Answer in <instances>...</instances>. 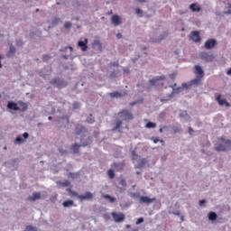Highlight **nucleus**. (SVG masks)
<instances>
[{
  "instance_id": "obj_56",
  "label": "nucleus",
  "mask_w": 231,
  "mask_h": 231,
  "mask_svg": "<svg viewBox=\"0 0 231 231\" xmlns=\"http://www.w3.org/2000/svg\"><path fill=\"white\" fill-rule=\"evenodd\" d=\"M227 14H231V5H229V9L227 10Z\"/></svg>"
},
{
  "instance_id": "obj_44",
  "label": "nucleus",
  "mask_w": 231,
  "mask_h": 231,
  "mask_svg": "<svg viewBox=\"0 0 231 231\" xmlns=\"http://www.w3.org/2000/svg\"><path fill=\"white\" fill-rule=\"evenodd\" d=\"M30 136V134L28 133H23V137L24 138V140H26L28 137Z\"/></svg>"
},
{
  "instance_id": "obj_31",
  "label": "nucleus",
  "mask_w": 231,
  "mask_h": 231,
  "mask_svg": "<svg viewBox=\"0 0 231 231\" xmlns=\"http://www.w3.org/2000/svg\"><path fill=\"white\" fill-rule=\"evenodd\" d=\"M104 198L109 199L110 203H115V198L111 197V195H105Z\"/></svg>"
},
{
  "instance_id": "obj_9",
  "label": "nucleus",
  "mask_w": 231,
  "mask_h": 231,
  "mask_svg": "<svg viewBox=\"0 0 231 231\" xmlns=\"http://www.w3.org/2000/svg\"><path fill=\"white\" fill-rule=\"evenodd\" d=\"M195 75L199 77V79H203L205 77V72L203 71V69L199 65H195Z\"/></svg>"
},
{
  "instance_id": "obj_58",
  "label": "nucleus",
  "mask_w": 231,
  "mask_h": 231,
  "mask_svg": "<svg viewBox=\"0 0 231 231\" xmlns=\"http://www.w3.org/2000/svg\"><path fill=\"white\" fill-rule=\"evenodd\" d=\"M181 221H185V217L183 216L180 217Z\"/></svg>"
},
{
  "instance_id": "obj_22",
  "label": "nucleus",
  "mask_w": 231,
  "mask_h": 231,
  "mask_svg": "<svg viewBox=\"0 0 231 231\" xmlns=\"http://www.w3.org/2000/svg\"><path fill=\"white\" fill-rule=\"evenodd\" d=\"M109 97H111V98H118V97H122V95L120 94V92L116 91V92H111L109 94Z\"/></svg>"
},
{
  "instance_id": "obj_43",
  "label": "nucleus",
  "mask_w": 231,
  "mask_h": 231,
  "mask_svg": "<svg viewBox=\"0 0 231 231\" xmlns=\"http://www.w3.org/2000/svg\"><path fill=\"white\" fill-rule=\"evenodd\" d=\"M111 66H114L115 68H118V63L116 62L110 63L109 67L111 68Z\"/></svg>"
},
{
  "instance_id": "obj_63",
  "label": "nucleus",
  "mask_w": 231,
  "mask_h": 231,
  "mask_svg": "<svg viewBox=\"0 0 231 231\" xmlns=\"http://www.w3.org/2000/svg\"><path fill=\"white\" fill-rule=\"evenodd\" d=\"M176 55H178V53H180V51H175Z\"/></svg>"
},
{
  "instance_id": "obj_14",
  "label": "nucleus",
  "mask_w": 231,
  "mask_h": 231,
  "mask_svg": "<svg viewBox=\"0 0 231 231\" xmlns=\"http://www.w3.org/2000/svg\"><path fill=\"white\" fill-rule=\"evenodd\" d=\"M79 199L80 201H84L85 199H93V193L87 191L84 195L79 196Z\"/></svg>"
},
{
  "instance_id": "obj_18",
  "label": "nucleus",
  "mask_w": 231,
  "mask_h": 231,
  "mask_svg": "<svg viewBox=\"0 0 231 231\" xmlns=\"http://www.w3.org/2000/svg\"><path fill=\"white\" fill-rule=\"evenodd\" d=\"M93 48H97L99 51H102V43H100L99 40H95L92 43Z\"/></svg>"
},
{
  "instance_id": "obj_7",
  "label": "nucleus",
  "mask_w": 231,
  "mask_h": 231,
  "mask_svg": "<svg viewBox=\"0 0 231 231\" xmlns=\"http://www.w3.org/2000/svg\"><path fill=\"white\" fill-rule=\"evenodd\" d=\"M89 143H91V140H88L87 143L83 144L75 143L71 146V149L75 154H79V152H80V147H87V145H89Z\"/></svg>"
},
{
  "instance_id": "obj_33",
  "label": "nucleus",
  "mask_w": 231,
  "mask_h": 231,
  "mask_svg": "<svg viewBox=\"0 0 231 231\" xmlns=\"http://www.w3.org/2000/svg\"><path fill=\"white\" fill-rule=\"evenodd\" d=\"M60 185H61V187H69L70 183L69 180H65L63 182H60Z\"/></svg>"
},
{
  "instance_id": "obj_40",
  "label": "nucleus",
  "mask_w": 231,
  "mask_h": 231,
  "mask_svg": "<svg viewBox=\"0 0 231 231\" xmlns=\"http://www.w3.org/2000/svg\"><path fill=\"white\" fill-rule=\"evenodd\" d=\"M64 27L67 29L71 28V23H69V22L65 23Z\"/></svg>"
},
{
  "instance_id": "obj_52",
  "label": "nucleus",
  "mask_w": 231,
  "mask_h": 231,
  "mask_svg": "<svg viewBox=\"0 0 231 231\" xmlns=\"http://www.w3.org/2000/svg\"><path fill=\"white\" fill-rule=\"evenodd\" d=\"M189 134H192V133H194V130H192V128H189Z\"/></svg>"
},
{
  "instance_id": "obj_24",
  "label": "nucleus",
  "mask_w": 231,
  "mask_h": 231,
  "mask_svg": "<svg viewBox=\"0 0 231 231\" xmlns=\"http://www.w3.org/2000/svg\"><path fill=\"white\" fill-rule=\"evenodd\" d=\"M15 51H16L15 47L11 46L8 52V57H14V55L15 54Z\"/></svg>"
},
{
  "instance_id": "obj_5",
  "label": "nucleus",
  "mask_w": 231,
  "mask_h": 231,
  "mask_svg": "<svg viewBox=\"0 0 231 231\" xmlns=\"http://www.w3.org/2000/svg\"><path fill=\"white\" fill-rule=\"evenodd\" d=\"M111 216L116 223H122L125 220V215L124 213L112 212Z\"/></svg>"
},
{
  "instance_id": "obj_39",
  "label": "nucleus",
  "mask_w": 231,
  "mask_h": 231,
  "mask_svg": "<svg viewBox=\"0 0 231 231\" xmlns=\"http://www.w3.org/2000/svg\"><path fill=\"white\" fill-rule=\"evenodd\" d=\"M59 151H60V154H68V151H66L62 148H60Z\"/></svg>"
},
{
  "instance_id": "obj_47",
  "label": "nucleus",
  "mask_w": 231,
  "mask_h": 231,
  "mask_svg": "<svg viewBox=\"0 0 231 231\" xmlns=\"http://www.w3.org/2000/svg\"><path fill=\"white\" fill-rule=\"evenodd\" d=\"M43 60H50V56L49 55H44L43 56Z\"/></svg>"
},
{
  "instance_id": "obj_50",
  "label": "nucleus",
  "mask_w": 231,
  "mask_h": 231,
  "mask_svg": "<svg viewBox=\"0 0 231 231\" xmlns=\"http://www.w3.org/2000/svg\"><path fill=\"white\" fill-rule=\"evenodd\" d=\"M115 77H116V74L115 72L110 74V79H115Z\"/></svg>"
},
{
  "instance_id": "obj_48",
  "label": "nucleus",
  "mask_w": 231,
  "mask_h": 231,
  "mask_svg": "<svg viewBox=\"0 0 231 231\" xmlns=\"http://www.w3.org/2000/svg\"><path fill=\"white\" fill-rule=\"evenodd\" d=\"M137 159H138V156L136 155V153H133L132 160H137Z\"/></svg>"
},
{
  "instance_id": "obj_46",
  "label": "nucleus",
  "mask_w": 231,
  "mask_h": 231,
  "mask_svg": "<svg viewBox=\"0 0 231 231\" xmlns=\"http://www.w3.org/2000/svg\"><path fill=\"white\" fill-rule=\"evenodd\" d=\"M78 107H79V103L78 102L74 103L73 109H78Z\"/></svg>"
},
{
  "instance_id": "obj_25",
  "label": "nucleus",
  "mask_w": 231,
  "mask_h": 231,
  "mask_svg": "<svg viewBox=\"0 0 231 231\" xmlns=\"http://www.w3.org/2000/svg\"><path fill=\"white\" fill-rule=\"evenodd\" d=\"M114 167L115 169H116L117 171H122V169H124V163H114Z\"/></svg>"
},
{
  "instance_id": "obj_17",
  "label": "nucleus",
  "mask_w": 231,
  "mask_h": 231,
  "mask_svg": "<svg viewBox=\"0 0 231 231\" xmlns=\"http://www.w3.org/2000/svg\"><path fill=\"white\" fill-rule=\"evenodd\" d=\"M37 199H41V193L40 192H34V193H32V197L28 198L29 201H37Z\"/></svg>"
},
{
  "instance_id": "obj_32",
  "label": "nucleus",
  "mask_w": 231,
  "mask_h": 231,
  "mask_svg": "<svg viewBox=\"0 0 231 231\" xmlns=\"http://www.w3.org/2000/svg\"><path fill=\"white\" fill-rule=\"evenodd\" d=\"M69 194H71V196H74V198H78V199H79V196H80V195H79V193H77L76 191H73L69 189Z\"/></svg>"
},
{
  "instance_id": "obj_61",
  "label": "nucleus",
  "mask_w": 231,
  "mask_h": 231,
  "mask_svg": "<svg viewBox=\"0 0 231 231\" xmlns=\"http://www.w3.org/2000/svg\"><path fill=\"white\" fill-rule=\"evenodd\" d=\"M136 174H137V175H140V174H142V173H141L140 171H136Z\"/></svg>"
},
{
  "instance_id": "obj_11",
  "label": "nucleus",
  "mask_w": 231,
  "mask_h": 231,
  "mask_svg": "<svg viewBox=\"0 0 231 231\" xmlns=\"http://www.w3.org/2000/svg\"><path fill=\"white\" fill-rule=\"evenodd\" d=\"M154 201H156V198L151 199L144 196L140 197V203H145L146 205H150V203H154Z\"/></svg>"
},
{
  "instance_id": "obj_41",
  "label": "nucleus",
  "mask_w": 231,
  "mask_h": 231,
  "mask_svg": "<svg viewBox=\"0 0 231 231\" xmlns=\"http://www.w3.org/2000/svg\"><path fill=\"white\" fill-rule=\"evenodd\" d=\"M140 223H143V217H140L136 221V225H140Z\"/></svg>"
},
{
  "instance_id": "obj_51",
  "label": "nucleus",
  "mask_w": 231,
  "mask_h": 231,
  "mask_svg": "<svg viewBox=\"0 0 231 231\" xmlns=\"http://www.w3.org/2000/svg\"><path fill=\"white\" fill-rule=\"evenodd\" d=\"M116 37H117V39H122V33H120V32L117 33V34H116Z\"/></svg>"
},
{
  "instance_id": "obj_2",
  "label": "nucleus",
  "mask_w": 231,
  "mask_h": 231,
  "mask_svg": "<svg viewBox=\"0 0 231 231\" xmlns=\"http://www.w3.org/2000/svg\"><path fill=\"white\" fill-rule=\"evenodd\" d=\"M8 109H11V111H21L22 113H24L25 111H28V103L18 101L17 103L9 101L7 103Z\"/></svg>"
},
{
  "instance_id": "obj_16",
  "label": "nucleus",
  "mask_w": 231,
  "mask_h": 231,
  "mask_svg": "<svg viewBox=\"0 0 231 231\" xmlns=\"http://www.w3.org/2000/svg\"><path fill=\"white\" fill-rule=\"evenodd\" d=\"M189 8L191 10V12H201V6H199V5L197 3L189 5Z\"/></svg>"
},
{
  "instance_id": "obj_10",
  "label": "nucleus",
  "mask_w": 231,
  "mask_h": 231,
  "mask_svg": "<svg viewBox=\"0 0 231 231\" xmlns=\"http://www.w3.org/2000/svg\"><path fill=\"white\" fill-rule=\"evenodd\" d=\"M216 44H217V42L214 39H210L205 42V48L206 50H212V48L216 47Z\"/></svg>"
},
{
  "instance_id": "obj_55",
  "label": "nucleus",
  "mask_w": 231,
  "mask_h": 231,
  "mask_svg": "<svg viewBox=\"0 0 231 231\" xmlns=\"http://www.w3.org/2000/svg\"><path fill=\"white\" fill-rule=\"evenodd\" d=\"M68 48L70 50V51H73V47H66L65 50H68Z\"/></svg>"
},
{
  "instance_id": "obj_42",
  "label": "nucleus",
  "mask_w": 231,
  "mask_h": 231,
  "mask_svg": "<svg viewBox=\"0 0 231 231\" xmlns=\"http://www.w3.org/2000/svg\"><path fill=\"white\" fill-rule=\"evenodd\" d=\"M135 14H137V15H140V14H143V11H142L140 8H137V9L135 10Z\"/></svg>"
},
{
  "instance_id": "obj_20",
  "label": "nucleus",
  "mask_w": 231,
  "mask_h": 231,
  "mask_svg": "<svg viewBox=\"0 0 231 231\" xmlns=\"http://www.w3.org/2000/svg\"><path fill=\"white\" fill-rule=\"evenodd\" d=\"M201 79H202V78H199V77L197 76L196 79H192V80L190 81V85H189V86H198V85H199L200 82H201Z\"/></svg>"
},
{
  "instance_id": "obj_27",
  "label": "nucleus",
  "mask_w": 231,
  "mask_h": 231,
  "mask_svg": "<svg viewBox=\"0 0 231 231\" xmlns=\"http://www.w3.org/2000/svg\"><path fill=\"white\" fill-rule=\"evenodd\" d=\"M152 140L153 143H158V142H160L162 143V145H165V141L160 140L157 137H152Z\"/></svg>"
},
{
  "instance_id": "obj_30",
  "label": "nucleus",
  "mask_w": 231,
  "mask_h": 231,
  "mask_svg": "<svg viewBox=\"0 0 231 231\" xmlns=\"http://www.w3.org/2000/svg\"><path fill=\"white\" fill-rule=\"evenodd\" d=\"M24 139L21 138V137H16L14 143H17L18 145H21V143H23Z\"/></svg>"
},
{
  "instance_id": "obj_53",
  "label": "nucleus",
  "mask_w": 231,
  "mask_h": 231,
  "mask_svg": "<svg viewBox=\"0 0 231 231\" xmlns=\"http://www.w3.org/2000/svg\"><path fill=\"white\" fill-rule=\"evenodd\" d=\"M173 214H174L175 216H180V211H177V212H173Z\"/></svg>"
},
{
  "instance_id": "obj_6",
  "label": "nucleus",
  "mask_w": 231,
  "mask_h": 231,
  "mask_svg": "<svg viewBox=\"0 0 231 231\" xmlns=\"http://www.w3.org/2000/svg\"><path fill=\"white\" fill-rule=\"evenodd\" d=\"M51 84H53L56 86V88H59V89H61V88H66V86H68V84L66 83V81H63L62 79H59V78H55L51 81Z\"/></svg>"
},
{
  "instance_id": "obj_3",
  "label": "nucleus",
  "mask_w": 231,
  "mask_h": 231,
  "mask_svg": "<svg viewBox=\"0 0 231 231\" xmlns=\"http://www.w3.org/2000/svg\"><path fill=\"white\" fill-rule=\"evenodd\" d=\"M215 151H217L218 152L230 151L231 149V141L226 140L224 137L218 138V143L215 146Z\"/></svg>"
},
{
  "instance_id": "obj_59",
  "label": "nucleus",
  "mask_w": 231,
  "mask_h": 231,
  "mask_svg": "<svg viewBox=\"0 0 231 231\" xmlns=\"http://www.w3.org/2000/svg\"><path fill=\"white\" fill-rule=\"evenodd\" d=\"M159 133H163V128H160Z\"/></svg>"
},
{
  "instance_id": "obj_28",
  "label": "nucleus",
  "mask_w": 231,
  "mask_h": 231,
  "mask_svg": "<svg viewBox=\"0 0 231 231\" xmlns=\"http://www.w3.org/2000/svg\"><path fill=\"white\" fill-rule=\"evenodd\" d=\"M120 127H122V121L118 120L116 121V127L113 129V131H120Z\"/></svg>"
},
{
  "instance_id": "obj_60",
  "label": "nucleus",
  "mask_w": 231,
  "mask_h": 231,
  "mask_svg": "<svg viewBox=\"0 0 231 231\" xmlns=\"http://www.w3.org/2000/svg\"><path fill=\"white\" fill-rule=\"evenodd\" d=\"M227 75H231V69L227 71Z\"/></svg>"
},
{
  "instance_id": "obj_35",
  "label": "nucleus",
  "mask_w": 231,
  "mask_h": 231,
  "mask_svg": "<svg viewBox=\"0 0 231 231\" xmlns=\"http://www.w3.org/2000/svg\"><path fill=\"white\" fill-rule=\"evenodd\" d=\"M92 117H93V115H90V116L87 118V122L88 124H93V122H95V119H93Z\"/></svg>"
},
{
  "instance_id": "obj_36",
  "label": "nucleus",
  "mask_w": 231,
  "mask_h": 231,
  "mask_svg": "<svg viewBox=\"0 0 231 231\" xmlns=\"http://www.w3.org/2000/svg\"><path fill=\"white\" fill-rule=\"evenodd\" d=\"M60 21V18H54V20L52 21V26H55V24H59Z\"/></svg>"
},
{
  "instance_id": "obj_26",
  "label": "nucleus",
  "mask_w": 231,
  "mask_h": 231,
  "mask_svg": "<svg viewBox=\"0 0 231 231\" xmlns=\"http://www.w3.org/2000/svg\"><path fill=\"white\" fill-rule=\"evenodd\" d=\"M145 127H147V129H154V127H156V123L148 122Z\"/></svg>"
},
{
  "instance_id": "obj_15",
  "label": "nucleus",
  "mask_w": 231,
  "mask_h": 231,
  "mask_svg": "<svg viewBox=\"0 0 231 231\" xmlns=\"http://www.w3.org/2000/svg\"><path fill=\"white\" fill-rule=\"evenodd\" d=\"M111 23L114 24V26H119L121 24L122 21L120 19V16L115 14L111 17Z\"/></svg>"
},
{
  "instance_id": "obj_34",
  "label": "nucleus",
  "mask_w": 231,
  "mask_h": 231,
  "mask_svg": "<svg viewBox=\"0 0 231 231\" xmlns=\"http://www.w3.org/2000/svg\"><path fill=\"white\" fill-rule=\"evenodd\" d=\"M201 59H204L205 60H208V53L207 52H202L201 53Z\"/></svg>"
},
{
  "instance_id": "obj_19",
  "label": "nucleus",
  "mask_w": 231,
  "mask_h": 231,
  "mask_svg": "<svg viewBox=\"0 0 231 231\" xmlns=\"http://www.w3.org/2000/svg\"><path fill=\"white\" fill-rule=\"evenodd\" d=\"M82 133H86V128L82 125H78L76 127V135L79 136V134H82Z\"/></svg>"
},
{
  "instance_id": "obj_21",
  "label": "nucleus",
  "mask_w": 231,
  "mask_h": 231,
  "mask_svg": "<svg viewBox=\"0 0 231 231\" xmlns=\"http://www.w3.org/2000/svg\"><path fill=\"white\" fill-rule=\"evenodd\" d=\"M209 221H216L217 219V214L215 212H209L208 215Z\"/></svg>"
},
{
  "instance_id": "obj_8",
  "label": "nucleus",
  "mask_w": 231,
  "mask_h": 231,
  "mask_svg": "<svg viewBox=\"0 0 231 231\" xmlns=\"http://www.w3.org/2000/svg\"><path fill=\"white\" fill-rule=\"evenodd\" d=\"M189 39H191L193 42H200L201 37L199 36V32L193 31L189 35Z\"/></svg>"
},
{
  "instance_id": "obj_54",
  "label": "nucleus",
  "mask_w": 231,
  "mask_h": 231,
  "mask_svg": "<svg viewBox=\"0 0 231 231\" xmlns=\"http://www.w3.org/2000/svg\"><path fill=\"white\" fill-rule=\"evenodd\" d=\"M124 73H129V69H124Z\"/></svg>"
},
{
  "instance_id": "obj_45",
  "label": "nucleus",
  "mask_w": 231,
  "mask_h": 231,
  "mask_svg": "<svg viewBox=\"0 0 231 231\" xmlns=\"http://www.w3.org/2000/svg\"><path fill=\"white\" fill-rule=\"evenodd\" d=\"M182 88H185L186 89H189V88H190V85H189L187 83H183Z\"/></svg>"
},
{
  "instance_id": "obj_13",
  "label": "nucleus",
  "mask_w": 231,
  "mask_h": 231,
  "mask_svg": "<svg viewBox=\"0 0 231 231\" xmlns=\"http://www.w3.org/2000/svg\"><path fill=\"white\" fill-rule=\"evenodd\" d=\"M78 46L81 48V51H88V38H85L84 42L79 41Z\"/></svg>"
},
{
  "instance_id": "obj_23",
  "label": "nucleus",
  "mask_w": 231,
  "mask_h": 231,
  "mask_svg": "<svg viewBox=\"0 0 231 231\" xmlns=\"http://www.w3.org/2000/svg\"><path fill=\"white\" fill-rule=\"evenodd\" d=\"M73 200H67L63 202V207L68 208V207H73Z\"/></svg>"
},
{
  "instance_id": "obj_38",
  "label": "nucleus",
  "mask_w": 231,
  "mask_h": 231,
  "mask_svg": "<svg viewBox=\"0 0 231 231\" xmlns=\"http://www.w3.org/2000/svg\"><path fill=\"white\" fill-rule=\"evenodd\" d=\"M24 231H35V229L33 228V226H28Z\"/></svg>"
},
{
  "instance_id": "obj_1",
  "label": "nucleus",
  "mask_w": 231,
  "mask_h": 231,
  "mask_svg": "<svg viewBox=\"0 0 231 231\" xmlns=\"http://www.w3.org/2000/svg\"><path fill=\"white\" fill-rule=\"evenodd\" d=\"M150 84L151 86H155L156 88H167V86H169V88H172L171 93L167 96V98H162L161 102H169V100H171L172 97H174V95H178V93H180V89H181V88H175L176 84L169 85V81L165 76H161L151 79Z\"/></svg>"
},
{
  "instance_id": "obj_4",
  "label": "nucleus",
  "mask_w": 231,
  "mask_h": 231,
  "mask_svg": "<svg viewBox=\"0 0 231 231\" xmlns=\"http://www.w3.org/2000/svg\"><path fill=\"white\" fill-rule=\"evenodd\" d=\"M118 116L125 121H128V120H133V118H134V116H133V114L129 111V110H123L121 112L118 113Z\"/></svg>"
},
{
  "instance_id": "obj_29",
  "label": "nucleus",
  "mask_w": 231,
  "mask_h": 231,
  "mask_svg": "<svg viewBox=\"0 0 231 231\" xmlns=\"http://www.w3.org/2000/svg\"><path fill=\"white\" fill-rule=\"evenodd\" d=\"M107 174H108V177L110 178V180H113V178H115V171L114 170H108Z\"/></svg>"
},
{
  "instance_id": "obj_49",
  "label": "nucleus",
  "mask_w": 231,
  "mask_h": 231,
  "mask_svg": "<svg viewBox=\"0 0 231 231\" xmlns=\"http://www.w3.org/2000/svg\"><path fill=\"white\" fill-rule=\"evenodd\" d=\"M206 203L205 199L199 200V206L203 207V204Z\"/></svg>"
},
{
  "instance_id": "obj_62",
  "label": "nucleus",
  "mask_w": 231,
  "mask_h": 231,
  "mask_svg": "<svg viewBox=\"0 0 231 231\" xmlns=\"http://www.w3.org/2000/svg\"><path fill=\"white\" fill-rule=\"evenodd\" d=\"M171 77L172 80H174V76H171Z\"/></svg>"
},
{
  "instance_id": "obj_12",
  "label": "nucleus",
  "mask_w": 231,
  "mask_h": 231,
  "mask_svg": "<svg viewBox=\"0 0 231 231\" xmlns=\"http://www.w3.org/2000/svg\"><path fill=\"white\" fill-rule=\"evenodd\" d=\"M216 100L218 106H226V107H230V103H227L226 99H221V95L216 97Z\"/></svg>"
},
{
  "instance_id": "obj_57",
  "label": "nucleus",
  "mask_w": 231,
  "mask_h": 231,
  "mask_svg": "<svg viewBox=\"0 0 231 231\" xmlns=\"http://www.w3.org/2000/svg\"><path fill=\"white\" fill-rule=\"evenodd\" d=\"M139 3H145L147 0H137Z\"/></svg>"
},
{
  "instance_id": "obj_37",
  "label": "nucleus",
  "mask_w": 231,
  "mask_h": 231,
  "mask_svg": "<svg viewBox=\"0 0 231 231\" xmlns=\"http://www.w3.org/2000/svg\"><path fill=\"white\" fill-rule=\"evenodd\" d=\"M119 185H122V187H125V185H127V183L125 182V180L124 179H121Z\"/></svg>"
},
{
  "instance_id": "obj_64",
  "label": "nucleus",
  "mask_w": 231,
  "mask_h": 231,
  "mask_svg": "<svg viewBox=\"0 0 231 231\" xmlns=\"http://www.w3.org/2000/svg\"><path fill=\"white\" fill-rule=\"evenodd\" d=\"M49 120H51V116H49Z\"/></svg>"
}]
</instances>
